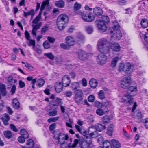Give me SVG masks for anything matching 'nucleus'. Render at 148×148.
Here are the masks:
<instances>
[{
  "label": "nucleus",
  "instance_id": "nucleus-1",
  "mask_svg": "<svg viewBox=\"0 0 148 148\" xmlns=\"http://www.w3.org/2000/svg\"><path fill=\"white\" fill-rule=\"evenodd\" d=\"M54 138L57 140V142L59 144L61 145L65 144L69 141V143H68V148L75 147L78 143V140L75 139L74 141V143L72 144V139L70 138L69 140V136L67 135L61 133L58 130L54 131Z\"/></svg>",
  "mask_w": 148,
  "mask_h": 148
},
{
  "label": "nucleus",
  "instance_id": "nucleus-2",
  "mask_svg": "<svg viewBox=\"0 0 148 148\" xmlns=\"http://www.w3.org/2000/svg\"><path fill=\"white\" fill-rule=\"evenodd\" d=\"M137 91V88L133 86H130L128 90V93L134 92V95H132L130 94V95L128 94L127 95L124 96L121 99V101L122 103H128L129 104H132L133 102V100L132 98V97L134 96L136 94Z\"/></svg>",
  "mask_w": 148,
  "mask_h": 148
},
{
  "label": "nucleus",
  "instance_id": "nucleus-3",
  "mask_svg": "<svg viewBox=\"0 0 148 148\" xmlns=\"http://www.w3.org/2000/svg\"><path fill=\"white\" fill-rule=\"evenodd\" d=\"M108 41L105 39L102 38L98 41L97 48L100 52H104L105 53H108L110 51V48L108 46Z\"/></svg>",
  "mask_w": 148,
  "mask_h": 148
},
{
  "label": "nucleus",
  "instance_id": "nucleus-4",
  "mask_svg": "<svg viewBox=\"0 0 148 148\" xmlns=\"http://www.w3.org/2000/svg\"><path fill=\"white\" fill-rule=\"evenodd\" d=\"M68 21V17L66 15L63 14L60 15L57 22V26L58 29L60 30L64 29L66 26Z\"/></svg>",
  "mask_w": 148,
  "mask_h": 148
},
{
  "label": "nucleus",
  "instance_id": "nucleus-5",
  "mask_svg": "<svg viewBox=\"0 0 148 148\" xmlns=\"http://www.w3.org/2000/svg\"><path fill=\"white\" fill-rule=\"evenodd\" d=\"M102 20H98L96 21L97 27L101 32H105L106 30V26L105 23L109 22V20L108 17L107 16L103 15L101 16Z\"/></svg>",
  "mask_w": 148,
  "mask_h": 148
},
{
  "label": "nucleus",
  "instance_id": "nucleus-6",
  "mask_svg": "<svg viewBox=\"0 0 148 148\" xmlns=\"http://www.w3.org/2000/svg\"><path fill=\"white\" fill-rule=\"evenodd\" d=\"M113 23L114 25L113 27V29L114 34L113 36L112 34L113 32L111 31V36L112 38H114L116 40H119L121 38L122 36V34L121 32L119 29L120 26L118 24V23L115 21H113Z\"/></svg>",
  "mask_w": 148,
  "mask_h": 148
},
{
  "label": "nucleus",
  "instance_id": "nucleus-7",
  "mask_svg": "<svg viewBox=\"0 0 148 148\" xmlns=\"http://www.w3.org/2000/svg\"><path fill=\"white\" fill-rule=\"evenodd\" d=\"M100 53L99 54L97 57V62L98 64L100 65L105 64L107 62V57L106 55L104 52H100Z\"/></svg>",
  "mask_w": 148,
  "mask_h": 148
},
{
  "label": "nucleus",
  "instance_id": "nucleus-8",
  "mask_svg": "<svg viewBox=\"0 0 148 148\" xmlns=\"http://www.w3.org/2000/svg\"><path fill=\"white\" fill-rule=\"evenodd\" d=\"M81 15L82 19L87 22L92 21L95 18V16L90 13L83 12H81Z\"/></svg>",
  "mask_w": 148,
  "mask_h": 148
},
{
  "label": "nucleus",
  "instance_id": "nucleus-9",
  "mask_svg": "<svg viewBox=\"0 0 148 148\" xmlns=\"http://www.w3.org/2000/svg\"><path fill=\"white\" fill-rule=\"evenodd\" d=\"M131 67V64L129 63L125 64L121 63L120 64L118 70L120 72L129 71Z\"/></svg>",
  "mask_w": 148,
  "mask_h": 148
},
{
  "label": "nucleus",
  "instance_id": "nucleus-10",
  "mask_svg": "<svg viewBox=\"0 0 148 148\" xmlns=\"http://www.w3.org/2000/svg\"><path fill=\"white\" fill-rule=\"evenodd\" d=\"M78 57L81 60L85 61L88 57V54L85 51L82 50H79L78 53Z\"/></svg>",
  "mask_w": 148,
  "mask_h": 148
},
{
  "label": "nucleus",
  "instance_id": "nucleus-11",
  "mask_svg": "<svg viewBox=\"0 0 148 148\" xmlns=\"http://www.w3.org/2000/svg\"><path fill=\"white\" fill-rule=\"evenodd\" d=\"M131 78L126 77L123 78L121 81V86L123 88H126L130 85Z\"/></svg>",
  "mask_w": 148,
  "mask_h": 148
},
{
  "label": "nucleus",
  "instance_id": "nucleus-12",
  "mask_svg": "<svg viewBox=\"0 0 148 148\" xmlns=\"http://www.w3.org/2000/svg\"><path fill=\"white\" fill-rule=\"evenodd\" d=\"M75 128L82 135L85 136L86 138H88V131L85 130L83 127H80L77 125H75Z\"/></svg>",
  "mask_w": 148,
  "mask_h": 148
},
{
  "label": "nucleus",
  "instance_id": "nucleus-13",
  "mask_svg": "<svg viewBox=\"0 0 148 148\" xmlns=\"http://www.w3.org/2000/svg\"><path fill=\"white\" fill-rule=\"evenodd\" d=\"M62 82L64 86L66 87L69 86L71 82L70 77L67 75L64 76L62 78Z\"/></svg>",
  "mask_w": 148,
  "mask_h": 148
},
{
  "label": "nucleus",
  "instance_id": "nucleus-14",
  "mask_svg": "<svg viewBox=\"0 0 148 148\" xmlns=\"http://www.w3.org/2000/svg\"><path fill=\"white\" fill-rule=\"evenodd\" d=\"M63 84L60 82H56L55 85V89L57 93L60 92L62 90Z\"/></svg>",
  "mask_w": 148,
  "mask_h": 148
},
{
  "label": "nucleus",
  "instance_id": "nucleus-15",
  "mask_svg": "<svg viewBox=\"0 0 148 148\" xmlns=\"http://www.w3.org/2000/svg\"><path fill=\"white\" fill-rule=\"evenodd\" d=\"M110 48L113 51L118 52L120 50L121 47L118 43H114L111 44L110 46Z\"/></svg>",
  "mask_w": 148,
  "mask_h": 148
},
{
  "label": "nucleus",
  "instance_id": "nucleus-16",
  "mask_svg": "<svg viewBox=\"0 0 148 148\" xmlns=\"http://www.w3.org/2000/svg\"><path fill=\"white\" fill-rule=\"evenodd\" d=\"M66 44L70 46H73L75 44V41L74 38L71 36H68L66 38Z\"/></svg>",
  "mask_w": 148,
  "mask_h": 148
},
{
  "label": "nucleus",
  "instance_id": "nucleus-17",
  "mask_svg": "<svg viewBox=\"0 0 148 148\" xmlns=\"http://www.w3.org/2000/svg\"><path fill=\"white\" fill-rule=\"evenodd\" d=\"M111 145L113 146L114 147L118 148L121 147V145L119 142L117 140L114 139L111 140Z\"/></svg>",
  "mask_w": 148,
  "mask_h": 148
},
{
  "label": "nucleus",
  "instance_id": "nucleus-18",
  "mask_svg": "<svg viewBox=\"0 0 148 148\" xmlns=\"http://www.w3.org/2000/svg\"><path fill=\"white\" fill-rule=\"evenodd\" d=\"M4 124L5 125H8V121L10 120V117L9 115L7 114H5L1 118Z\"/></svg>",
  "mask_w": 148,
  "mask_h": 148
},
{
  "label": "nucleus",
  "instance_id": "nucleus-19",
  "mask_svg": "<svg viewBox=\"0 0 148 148\" xmlns=\"http://www.w3.org/2000/svg\"><path fill=\"white\" fill-rule=\"evenodd\" d=\"M88 139L89 142L87 140L82 143L81 148H90V145L91 144L92 141L91 138H88Z\"/></svg>",
  "mask_w": 148,
  "mask_h": 148
},
{
  "label": "nucleus",
  "instance_id": "nucleus-20",
  "mask_svg": "<svg viewBox=\"0 0 148 148\" xmlns=\"http://www.w3.org/2000/svg\"><path fill=\"white\" fill-rule=\"evenodd\" d=\"M89 84L91 88H95L97 86L98 82L96 79L92 78L90 80Z\"/></svg>",
  "mask_w": 148,
  "mask_h": 148
},
{
  "label": "nucleus",
  "instance_id": "nucleus-21",
  "mask_svg": "<svg viewBox=\"0 0 148 148\" xmlns=\"http://www.w3.org/2000/svg\"><path fill=\"white\" fill-rule=\"evenodd\" d=\"M32 26L33 29L32 30V34L36 36V31L40 27V24H33Z\"/></svg>",
  "mask_w": 148,
  "mask_h": 148
},
{
  "label": "nucleus",
  "instance_id": "nucleus-22",
  "mask_svg": "<svg viewBox=\"0 0 148 148\" xmlns=\"http://www.w3.org/2000/svg\"><path fill=\"white\" fill-rule=\"evenodd\" d=\"M93 13L96 15H100L103 13V11L101 8L99 7H96L93 10Z\"/></svg>",
  "mask_w": 148,
  "mask_h": 148
},
{
  "label": "nucleus",
  "instance_id": "nucleus-23",
  "mask_svg": "<svg viewBox=\"0 0 148 148\" xmlns=\"http://www.w3.org/2000/svg\"><path fill=\"white\" fill-rule=\"evenodd\" d=\"M119 59V58L118 56H116L113 58L111 62V67L112 68L115 67Z\"/></svg>",
  "mask_w": 148,
  "mask_h": 148
},
{
  "label": "nucleus",
  "instance_id": "nucleus-24",
  "mask_svg": "<svg viewBox=\"0 0 148 148\" xmlns=\"http://www.w3.org/2000/svg\"><path fill=\"white\" fill-rule=\"evenodd\" d=\"M12 104L13 107L17 109L19 108L20 103L17 99L14 98L13 100Z\"/></svg>",
  "mask_w": 148,
  "mask_h": 148
},
{
  "label": "nucleus",
  "instance_id": "nucleus-25",
  "mask_svg": "<svg viewBox=\"0 0 148 148\" xmlns=\"http://www.w3.org/2000/svg\"><path fill=\"white\" fill-rule=\"evenodd\" d=\"M108 110L107 108L104 110L101 109H98L96 110V113L97 114L99 115L102 116L103 115L105 112L108 113Z\"/></svg>",
  "mask_w": 148,
  "mask_h": 148
},
{
  "label": "nucleus",
  "instance_id": "nucleus-26",
  "mask_svg": "<svg viewBox=\"0 0 148 148\" xmlns=\"http://www.w3.org/2000/svg\"><path fill=\"white\" fill-rule=\"evenodd\" d=\"M80 84L77 82H74L71 84V88L74 91L77 89L78 88L80 87Z\"/></svg>",
  "mask_w": 148,
  "mask_h": 148
},
{
  "label": "nucleus",
  "instance_id": "nucleus-27",
  "mask_svg": "<svg viewBox=\"0 0 148 148\" xmlns=\"http://www.w3.org/2000/svg\"><path fill=\"white\" fill-rule=\"evenodd\" d=\"M97 131L99 132H101L106 128L105 125H103L101 124H98L95 126Z\"/></svg>",
  "mask_w": 148,
  "mask_h": 148
},
{
  "label": "nucleus",
  "instance_id": "nucleus-28",
  "mask_svg": "<svg viewBox=\"0 0 148 148\" xmlns=\"http://www.w3.org/2000/svg\"><path fill=\"white\" fill-rule=\"evenodd\" d=\"M26 144L28 148H32L34 146V142L32 139H29L27 141Z\"/></svg>",
  "mask_w": 148,
  "mask_h": 148
},
{
  "label": "nucleus",
  "instance_id": "nucleus-29",
  "mask_svg": "<svg viewBox=\"0 0 148 148\" xmlns=\"http://www.w3.org/2000/svg\"><path fill=\"white\" fill-rule=\"evenodd\" d=\"M21 136L24 137V138H27L29 137V135L27 131L25 129L21 130L20 132Z\"/></svg>",
  "mask_w": 148,
  "mask_h": 148
},
{
  "label": "nucleus",
  "instance_id": "nucleus-30",
  "mask_svg": "<svg viewBox=\"0 0 148 148\" xmlns=\"http://www.w3.org/2000/svg\"><path fill=\"white\" fill-rule=\"evenodd\" d=\"M55 4L56 6L60 8H62L64 7L65 3L63 1L60 0L56 1Z\"/></svg>",
  "mask_w": 148,
  "mask_h": 148
},
{
  "label": "nucleus",
  "instance_id": "nucleus-31",
  "mask_svg": "<svg viewBox=\"0 0 148 148\" xmlns=\"http://www.w3.org/2000/svg\"><path fill=\"white\" fill-rule=\"evenodd\" d=\"M3 133L4 136L8 139L11 138L12 136V134L10 131H4Z\"/></svg>",
  "mask_w": 148,
  "mask_h": 148
},
{
  "label": "nucleus",
  "instance_id": "nucleus-32",
  "mask_svg": "<svg viewBox=\"0 0 148 148\" xmlns=\"http://www.w3.org/2000/svg\"><path fill=\"white\" fill-rule=\"evenodd\" d=\"M45 83V81L43 79H39L37 81L36 85L38 87H41L43 86Z\"/></svg>",
  "mask_w": 148,
  "mask_h": 148
},
{
  "label": "nucleus",
  "instance_id": "nucleus-33",
  "mask_svg": "<svg viewBox=\"0 0 148 148\" xmlns=\"http://www.w3.org/2000/svg\"><path fill=\"white\" fill-rule=\"evenodd\" d=\"M75 96L82 97L83 95L82 91L81 89H77L74 91Z\"/></svg>",
  "mask_w": 148,
  "mask_h": 148
},
{
  "label": "nucleus",
  "instance_id": "nucleus-34",
  "mask_svg": "<svg viewBox=\"0 0 148 148\" xmlns=\"http://www.w3.org/2000/svg\"><path fill=\"white\" fill-rule=\"evenodd\" d=\"M140 24L143 27L147 28L148 26V21L146 19H143L141 21Z\"/></svg>",
  "mask_w": 148,
  "mask_h": 148
},
{
  "label": "nucleus",
  "instance_id": "nucleus-35",
  "mask_svg": "<svg viewBox=\"0 0 148 148\" xmlns=\"http://www.w3.org/2000/svg\"><path fill=\"white\" fill-rule=\"evenodd\" d=\"M41 18V15L40 13L39 15L32 21L33 24H40L39 22L40 21Z\"/></svg>",
  "mask_w": 148,
  "mask_h": 148
},
{
  "label": "nucleus",
  "instance_id": "nucleus-36",
  "mask_svg": "<svg viewBox=\"0 0 148 148\" xmlns=\"http://www.w3.org/2000/svg\"><path fill=\"white\" fill-rule=\"evenodd\" d=\"M98 148H111L110 141L108 140H106L104 143L103 147L100 146Z\"/></svg>",
  "mask_w": 148,
  "mask_h": 148
},
{
  "label": "nucleus",
  "instance_id": "nucleus-37",
  "mask_svg": "<svg viewBox=\"0 0 148 148\" xmlns=\"http://www.w3.org/2000/svg\"><path fill=\"white\" fill-rule=\"evenodd\" d=\"M50 0H45L42 2L40 8V10L42 12L45 8L46 6H48L49 5V1Z\"/></svg>",
  "mask_w": 148,
  "mask_h": 148
},
{
  "label": "nucleus",
  "instance_id": "nucleus-38",
  "mask_svg": "<svg viewBox=\"0 0 148 148\" xmlns=\"http://www.w3.org/2000/svg\"><path fill=\"white\" fill-rule=\"evenodd\" d=\"M145 42L144 43V46L146 49L148 50V33L145 34L144 36Z\"/></svg>",
  "mask_w": 148,
  "mask_h": 148
},
{
  "label": "nucleus",
  "instance_id": "nucleus-39",
  "mask_svg": "<svg viewBox=\"0 0 148 148\" xmlns=\"http://www.w3.org/2000/svg\"><path fill=\"white\" fill-rule=\"evenodd\" d=\"M74 99L75 102L78 104H80L83 100L82 97L75 96Z\"/></svg>",
  "mask_w": 148,
  "mask_h": 148
},
{
  "label": "nucleus",
  "instance_id": "nucleus-40",
  "mask_svg": "<svg viewBox=\"0 0 148 148\" xmlns=\"http://www.w3.org/2000/svg\"><path fill=\"white\" fill-rule=\"evenodd\" d=\"M98 94L99 98L101 99H103L105 97L104 91L102 90L99 91L98 92Z\"/></svg>",
  "mask_w": 148,
  "mask_h": 148
},
{
  "label": "nucleus",
  "instance_id": "nucleus-41",
  "mask_svg": "<svg viewBox=\"0 0 148 148\" xmlns=\"http://www.w3.org/2000/svg\"><path fill=\"white\" fill-rule=\"evenodd\" d=\"M34 14V11L33 10H31L30 11L27 12L25 11H23V15L26 18H27L28 15H32Z\"/></svg>",
  "mask_w": 148,
  "mask_h": 148
},
{
  "label": "nucleus",
  "instance_id": "nucleus-42",
  "mask_svg": "<svg viewBox=\"0 0 148 148\" xmlns=\"http://www.w3.org/2000/svg\"><path fill=\"white\" fill-rule=\"evenodd\" d=\"M81 7V5L78 3L77 2H76L74 5V10L75 11H76L79 10Z\"/></svg>",
  "mask_w": 148,
  "mask_h": 148
},
{
  "label": "nucleus",
  "instance_id": "nucleus-43",
  "mask_svg": "<svg viewBox=\"0 0 148 148\" xmlns=\"http://www.w3.org/2000/svg\"><path fill=\"white\" fill-rule=\"evenodd\" d=\"M97 136V133L96 131H94V132H90L89 134L88 138L91 137L93 138H95Z\"/></svg>",
  "mask_w": 148,
  "mask_h": 148
},
{
  "label": "nucleus",
  "instance_id": "nucleus-44",
  "mask_svg": "<svg viewBox=\"0 0 148 148\" xmlns=\"http://www.w3.org/2000/svg\"><path fill=\"white\" fill-rule=\"evenodd\" d=\"M27 79L28 81H32L31 83L32 84H35L37 82L36 79H33L32 76L28 77H27Z\"/></svg>",
  "mask_w": 148,
  "mask_h": 148
},
{
  "label": "nucleus",
  "instance_id": "nucleus-45",
  "mask_svg": "<svg viewBox=\"0 0 148 148\" xmlns=\"http://www.w3.org/2000/svg\"><path fill=\"white\" fill-rule=\"evenodd\" d=\"M86 29L87 32L89 34H91L93 32V28L91 26H87L86 27Z\"/></svg>",
  "mask_w": 148,
  "mask_h": 148
},
{
  "label": "nucleus",
  "instance_id": "nucleus-46",
  "mask_svg": "<svg viewBox=\"0 0 148 148\" xmlns=\"http://www.w3.org/2000/svg\"><path fill=\"white\" fill-rule=\"evenodd\" d=\"M26 43L29 46L35 45L36 42L35 41L32 39H29V40H27Z\"/></svg>",
  "mask_w": 148,
  "mask_h": 148
},
{
  "label": "nucleus",
  "instance_id": "nucleus-47",
  "mask_svg": "<svg viewBox=\"0 0 148 148\" xmlns=\"http://www.w3.org/2000/svg\"><path fill=\"white\" fill-rule=\"evenodd\" d=\"M77 42L79 44H80L81 43H82L83 42L84 40V37L83 35H81L77 37Z\"/></svg>",
  "mask_w": 148,
  "mask_h": 148
},
{
  "label": "nucleus",
  "instance_id": "nucleus-48",
  "mask_svg": "<svg viewBox=\"0 0 148 148\" xmlns=\"http://www.w3.org/2000/svg\"><path fill=\"white\" fill-rule=\"evenodd\" d=\"M55 102L56 103V105H61L63 103L62 99L59 98H57L55 100Z\"/></svg>",
  "mask_w": 148,
  "mask_h": 148
},
{
  "label": "nucleus",
  "instance_id": "nucleus-49",
  "mask_svg": "<svg viewBox=\"0 0 148 148\" xmlns=\"http://www.w3.org/2000/svg\"><path fill=\"white\" fill-rule=\"evenodd\" d=\"M44 56H46L48 58L51 60H53L55 57L51 53H45L44 54Z\"/></svg>",
  "mask_w": 148,
  "mask_h": 148
},
{
  "label": "nucleus",
  "instance_id": "nucleus-50",
  "mask_svg": "<svg viewBox=\"0 0 148 148\" xmlns=\"http://www.w3.org/2000/svg\"><path fill=\"white\" fill-rule=\"evenodd\" d=\"M59 119V117H56L53 118H50L48 119L47 121L49 123L55 122Z\"/></svg>",
  "mask_w": 148,
  "mask_h": 148
},
{
  "label": "nucleus",
  "instance_id": "nucleus-51",
  "mask_svg": "<svg viewBox=\"0 0 148 148\" xmlns=\"http://www.w3.org/2000/svg\"><path fill=\"white\" fill-rule=\"evenodd\" d=\"M48 114L50 116H54L57 114V112L56 110H55L49 111V112Z\"/></svg>",
  "mask_w": 148,
  "mask_h": 148
},
{
  "label": "nucleus",
  "instance_id": "nucleus-52",
  "mask_svg": "<svg viewBox=\"0 0 148 148\" xmlns=\"http://www.w3.org/2000/svg\"><path fill=\"white\" fill-rule=\"evenodd\" d=\"M102 104L103 106L106 107H108L111 105V103L110 102H109L107 100H104L102 102Z\"/></svg>",
  "mask_w": 148,
  "mask_h": 148
},
{
  "label": "nucleus",
  "instance_id": "nucleus-53",
  "mask_svg": "<svg viewBox=\"0 0 148 148\" xmlns=\"http://www.w3.org/2000/svg\"><path fill=\"white\" fill-rule=\"evenodd\" d=\"M142 114L141 112L138 111L135 114V118L137 119H139L142 118Z\"/></svg>",
  "mask_w": 148,
  "mask_h": 148
},
{
  "label": "nucleus",
  "instance_id": "nucleus-54",
  "mask_svg": "<svg viewBox=\"0 0 148 148\" xmlns=\"http://www.w3.org/2000/svg\"><path fill=\"white\" fill-rule=\"evenodd\" d=\"M96 130L95 126L92 125L88 128V133L89 134L90 132L91 133L94 132V131H96Z\"/></svg>",
  "mask_w": 148,
  "mask_h": 148
},
{
  "label": "nucleus",
  "instance_id": "nucleus-55",
  "mask_svg": "<svg viewBox=\"0 0 148 148\" xmlns=\"http://www.w3.org/2000/svg\"><path fill=\"white\" fill-rule=\"evenodd\" d=\"M104 138L103 136H100L98 139V142L100 144H103V145L104 143L106 141H104Z\"/></svg>",
  "mask_w": 148,
  "mask_h": 148
},
{
  "label": "nucleus",
  "instance_id": "nucleus-56",
  "mask_svg": "<svg viewBox=\"0 0 148 148\" xmlns=\"http://www.w3.org/2000/svg\"><path fill=\"white\" fill-rule=\"evenodd\" d=\"M43 46L45 49H48L50 47V45L49 42L47 41H45L43 43Z\"/></svg>",
  "mask_w": 148,
  "mask_h": 148
},
{
  "label": "nucleus",
  "instance_id": "nucleus-57",
  "mask_svg": "<svg viewBox=\"0 0 148 148\" xmlns=\"http://www.w3.org/2000/svg\"><path fill=\"white\" fill-rule=\"evenodd\" d=\"M103 122L104 124H106L110 122V119L108 117L106 116H104L103 118Z\"/></svg>",
  "mask_w": 148,
  "mask_h": 148
},
{
  "label": "nucleus",
  "instance_id": "nucleus-58",
  "mask_svg": "<svg viewBox=\"0 0 148 148\" xmlns=\"http://www.w3.org/2000/svg\"><path fill=\"white\" fill-rule=\"evenodd\" d=\"M27 139L26 138H24V137L22 136H19L18 139V141L21 143H23L25 141V139Z\"/></svg>",
  "mask_w": 148,
  "mask_h": 148
},
{
  "label": "nucleus",
  "instance_id": "nucleus-59",
  "mask_svg": "<svg viewBox=\"0 0 148 148\" xmlns=\"http://www.w3.org/2000/svg\"><path fill=\"white\" fill-rule=\"evenodd\" d=\"M25 66L31 71H33L34 69V68L32 66L27 62L25 64Z\"/></svg>",
  "mask_w": 148,
  "mask_h": 148
},
{
  "label": "nucleus",
  "instance_id": "nucleus-60",
  "mask_svg": "<svg viewBox=\"0 0 148 148\" xmlns=\"http://www.w3.org/2000/svg\"><path fill=\"white\" fill-rule=\"evenodd\" d=\"M95 96L92 95L89 96L88 98V101L90 102H92L95 100Z\"/></svg>",
  "mask_w": 148,
  "mask_h": 148
},
{
  "label": "nucleus",
  "instance_id": "nucleus-61",
  "mask_svg": "<svg viewBox=\"0 0 148 148\" xmlns=\"http://www.w3.org/2000/svg\"><path fill=\"white\" fill-rule=\"evenodd\" d=\"M60 46L62 48L65 49H69L70 48V46L68 45L67 44H61Z\"/></svg>",
  "mask_w": 148,
  "mask_h": 148
},
{
  "label": "nucleus",
  "instance_id": "nucleus-62",
  "mask_svg": "<svg viewBox=\"0 0 148 148\" xmlns=\"http://www.w3.org/2000/svg\"><path fill=\"white\" fill-rule=\"evenodd\" d=\"M143 122L145 127L148 129V118L144 119L143 120Z\"/></svg>",
  "mask_w": 148,
  "mask_h": 148
},
{
  "label": "nucleus",
  "instance_id": "nucleus-63",
  "mask_svg": "<svg viewBox=\"0 0 148 148\" xmlns=\"http://www.w3.org/2000/svg\"><path fill=\"white\" fill-rule=\"evenodd\" d=\"M56 60V63L57 64H61L63 61L62 58L60 57H58Z\"/></svg>",
  "mask_w": 148,
  "mask_h": 148
},
{
  "label": "nucleus",
  "instance_id": "nucleus-64",
  "mask_svg": "<svg viewBox=\"0 0 148 148\" xmlns=\"http://www.w3.org/2000/svg\"><path fill=\"white\" fill-rule=\"evenodd\" d=\"M48 29V27L47 26H44L41 29V33L42 34L45 33Z\"/></svg>",
  "mask_w": 148,
  "mask_h": 148
}]
</instances>
